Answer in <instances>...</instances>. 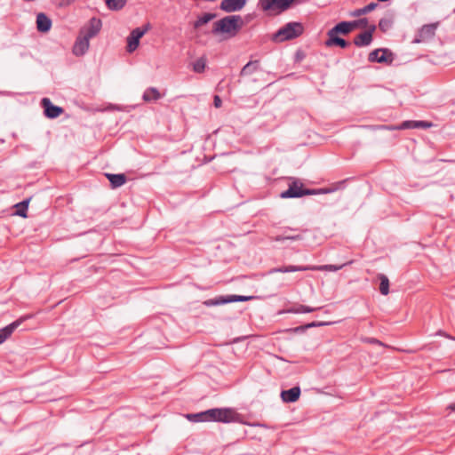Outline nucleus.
I'll return each mask as SVG.
<instances>
[{
    "mask_svg": "<svg viewBox=\"0 0 455 455\" xmlns=\"http://www.w3.org/2000/svg\"><path fill=\"white\" fill-rule=\"evenodd\" d=\"M291 183L287 190L281 193L282 198H299L304 196H312L326 194L334 191L331 188H305L301 181L295 178H291Z\"/></svg>",
    "mask_w": 455,
    "mask_h": 455,
    "instance_id": "obj_1",
    "label": "nucleus"
},
{
    "mask_svg": "<svg viewBox=\"0 0 455 455\" xmlns=\"http://www.w3.org/2000/svg\"><path fill=\"white\" fill-rule=\"evenodd\" d=\"M243 21L240 15L226 16L220 20L214 22L212 33H226L230 36H235L243 28Z\"/></svg>",
    "mask_w": 455,
    "mask_h": 455,
    "instance_id": "obj_2",
    "label": "nucleus"
},
{
    "mask_svg": "<svg viewBox=\"0 0 455 455\" xmlns=\"http://www.w3.org/2000/svg\"><path fill=\"white\" fill-rule=\"evenodd\" d=\"M304 32V27L300 22L291 21L280 28L271 36L275 43H283L300 36Z\"/></svg>",
    "mask_w": 455,
    "mask_h": 455,
    "instance_id": "obj_3",
    "label": "nucleus"
},
{
    "mask_svg": "<svg viewBox=\"0 0 455 455\" xmlns=\"http://www.w3.org/2000/svg\"><path fill=\"white\" fill-rule=\"evenodd\" d=\"M347 264L342 265H322V266H312V265H307V266H296V265H287V266H282L277 267H273L269 269L268 274H275V273H291V272H297V271H331L335 272L339 269H341L344 266Z\"/></svg>",
    "mask_w": 455,
    "mask_h": 455,
    "instance_id": "obj_4",
    "label": "nucleus"
},
{
    "mask_svg": "<svg viewBox=\"0 0 455 455\" xmlns=\"http://www.w3.org/2000/svg\"><path fill=\"white\" fill-rule=\"evenodd\" d=\"M207 421L230 423L237 420L239 415L232 408H213L207 410Z\"/></svg>",
    "mask_w": 455,
    "mask_h": 455,
    "instance_id": "obj_5",
    "label": "nucleus"
},
{
    "mask_svg": "<svg viewBox=\"0 0 455 455\" xmlns=\"http://www.w3.org/2000/svg\"><path fill=\"white\" fill-rule=\"evenodd\" d=\"M432 126H433V123L428 122V121L407 120V121L402 122L398 125L382 124V125H379L377 128L379 130L398 131V130H407V129H428Z\"/></svg>",
    "mask_w": 455,
    "mask_h": 455,
    "instance_id": "obj_6",
    "label": "nucleus"
},
{
    "mask_svg": "<svg viewBox=\"0 0 455 455\" xmlns=\"http://www.w3.org/2000/svg\"><path fill=\"white\" fill-rule=\"evenodd\" d=\"M394 60V53L387 48L375 49L368 55V60L371 63H382L390 65Z\"/></svg>",
    "mask_w": 455,
    "mask_h": 455,
    "instance_id": "obj_7",
    "label": "nucleus"
},
{
    "mask_svg": "<svg viewBox=\"0 0 455 455\" xmlns=\"http://www.w3.org/2000/svg\"><path fill=\"white\" fill-rule=\"evenodd\" d=\"M258 5L264 12L276 11L278 14L291 8L289 0H259Z\"/></svg>",
    "mask_w": 455,
    "mask_h": 455,
    "instance_id": "obj_8",
    "label": "nucleus"
},
{
    "mask_svg": "<svg viewBox=\"0 0 455 455\" xmlns=\"http://www.w3.org/2000/svg\"><path fill=\"white\" fill-rule=\"evenodd\" d=\"M253 296H243V295H227L220 296L214 299H207L204 301V305L207 307L224 305L232 302H245L251 300Z\"/></svg>",
    "mask_w": 455,
    "mask_h": 455,
    "instance_id": "obj_9",
    "label": "nucleus"
},
{
    "mask_svg": "<svg viewBox=\"0 0 455 455\" xmlns=\"http://www.w3.org/2000/svg\"><path fill=\"white\" fill-rule=\"evenodd\" d=\"M150 28V24L148 23L141 28H136L130 33L127 38V52H134L139 44L140 39L148 31Z\"/></svg>",
    "mask_w": 455,
    "mask_h": 455,
    "instance_id": "obj_10",
    "label": "nucleus"
},
{
    "mask_svg": "<svg viewBox=\"0 0 455 455\" xmlns=\"http://www.w3.org/2000/svg\"><path fill=\"white\" fill-rule=\"evenodd\" d=\"M32 316V315H22L14 322L0 329V344L4 342L22 323L30 319Z\"/></svg>",
    "mask_w": 455,
    "mask_h": 455,
    "instance_id": "obj_11",
    "label": "nucleus"
},
{
    "mask_svg": "<svg viewBox=\"0 0 455 455\" xmlns=\"http://www.w3.org/2000/svg\"><path fill=\"white\" fill-rule=\"evenodd\" d=\"M41 106L44 108V116L50 119L57 118L64 112L61 107L54 105L49 98H43Z\"/></svg>",
    "mask_w": 455,
    "mask_h": 455,
    "instance_id": "obj_12",
    "label": "nucleus"
},
{
    "mask_svg": "<svg viewBox=\"0 0 455 455\" xmlns=\"http://www.w3.org/2000/svg\"><path fill=\"white\" fill-rule=\"evenodd\" d=\"M101 27H102L101 20L98 19L96 17H93V18L90 19L88 25L84 27L80 30V34L90 40L91 38L97 36V34L100 31Z\"/></svg>",
    "mask_w": 455,
    "mask_h": 455,
    "instance_id": "obj_13",
    "label": "nucleus"
},
{
    "mask_svg": "<svg viewBox=\"0 0 455 455\" xmlns=\"http://www.w3.org/2000/svg\"><path fill=\"white\" fill-rule=\"evenodd\" d=\"M435 29L436 25L435 24H427L422 26L417 36L414 38L413 43L419 44L425 40L432 38L435 36Z\"/></svg>",
    "mask_w": 455,
    "mask_h": 455,
    "instance_id": "obj_14",
    "label": "nucleus"
},
{
    "mask_svg": "<svg viewBox=\"0 0 455 455\" xmlns=\"http://www.w3.org/2000/svg\"><path fill=\"white\" fill-rule=\"evenodd\" d=\"M326 47L338 46L341 49H346L350 45V43L340 37L338 34L327 32V40L324 42Z\"/></svg>",
    "mask_w": 455,
    "mask_h": 455,
    "instance_id": "obj_15",
    "label": "nucleus"
},
{
    "mask_svg": "<svg viewBox=\"0 0 455 455\" xmlns=\"http://www.w3.org/2000/svg\"><path fill=\"white\" fill-rule=\"evenodd\" d=\"M248 0H222L220 9L226 12H234L242 10Z\"/></svg>",
    "mask_w": 455,
    "mask_h": 455,
    "instance_id": "obj_16",
    "label": "nucleus"
},
{
    "mask_svg": "<svg viewBox=\"0 0 455 455\" xmlns=\"http://www.w3.org/2000/svg\"><path fill=\"white\" fill-rule=\"evenodd\" d=\"M90 40L79 33L73 46V53L76 56L84 55L89 49Z\"/></svg>",
    "mask_w": 455,
    "mask_h": 455,
    "instance_id": "obj_17",
    "label": "nucleus"
},
{
    "mask_svg": "<svg viewBox=\"0 0 455 455\" xmlns=\"http://www.w3.org/2000/svg\"><path fill=\"white\" fill-rule=\"evenodd\" d=\"M354 30L351 21H340L331 28L328 32L347 36Z\"/></svg>",
    "mask_w": 455,
    "mask_h": 455,
    "instance_id": "obj_18",
    "label": "nucleus"
},
{
    "mask_svg": "<svg viewBox=\"0 0 455 455\" xmlns=\"http://www.w3.org/2000/svg\"><path fill=\"white\" fill-rule=\"evenodd\" d=\"M300 393L299 387H293L290 389L283 390L281 392V398L284 403H294L299 398Z\"/></svg>",
    "mask_w": 455,
    "mask_h": 455,
    "instance_id": "obj_19",
    "label": "nucleus"
},
{
    "mask_svg": "<svg viewBox=\"0 0 455 455\" xmlns=\"http://www.w3.org/2000/svg\"><path fill=\"white\" fill-rule=\"evenodd\" d=\"M292 231H293L292 228H284V230L283 231L282 234H280V235H278L274 237V241L283 243L286 240H290V241H299V240H302L303 237H302L301 235H299V234H291Z\"/></svg>",
    "mask_w": 455,
    "mask_h": 455,
    "instance_id": "obj_20",
    "label": "nucleus"
},
{
    "mask_svg": "<svg viewBox=\"0 0 455 455\" xmlns=\"http://www.w3.org/2000/svg\"><path fill=\"white\" fill-rule=\"evenodd\" d=\"M52 20L46 14L40 12L36 16V28L38 31L45 33L51 29Z\"/></svg>",
    "mask_w": 455,
    "mask_h": 455,
    "instance_id": "obj_21",
    "label": "nucleus"
},
{
    "mask_svg": "<svg viewBox=\"0 0 455 455\" xmlns=\"http://www.w3.org/2000/svg\"><path fill=\"white\" fill-rule=\"evenodd\" d=\"M106 177L110 182V186L112 188H117L123 186L126 182V176L124 173L113 174V173H106Z\"/></svg>",
    "mask_w": 455,
    "mask_h": 455,
    "instance_id": "obj_22",
    "label": "nucleus"
},
{
    "mask_svg": "<svg viewBox=\"0 0 455 455\" xmlns=\"http://www.w3.org/2000/svg\"><path fill=\"white\" fill-rule=\"evenodd\" d=\"M372 39L373 37L370 36V32L363 31L354 38L353 43L357 47H364L370 45Z\"/></svg>",
    "mask_w": 455,
    "mask_h": 455,
    "instance_id": "obj_23",
    "label": "nucleus"
},
{
    "mask_svg": "<svg viewBox=\"0 0 455 455\" xmlns=\"http://www.w3.org/2000/svg\"><path fill=\"white\" fill-rule=\"evenodd\" d=\"M319 308L320 307H311L308 306L299 304V305H296V306L288 307V308L284 309L283 312L288 313V314H302V313H311Z\"/></svg>",
    "mask_w": 455,
    "mask_h": 455,
    "instance_id": "obj_24",
    "label": "nucleus"
},
{
    "mask_svg": "<svg viewBox=\"0 0 455 455\" xmlns=\"http://www.w3.org/2000/svg\"><path fill=\"white\" fill-rule=\"evenodd\" d=\"M142 98L145 101L157 100L161 98V94L156 88L149 87L144 92Z\"/></svg>",
    "mask_w": 455,
    "mask_h": 455,
    "instance_id": "obj_25",
    "label": "nucleus"
},
{
    "mask_svg": "<svg viewBox=\"0 0 455 455\" xmlns=\"http://www.w3.org/2000/svg\"><path fill=\"white\" fill-rule=\"evenodd\" d=\"M377 6H378V4H376V3H370L369 4L365 5L363 8H358V9L354 10L350 13V16H352V17H360L362 15H364V14L373 11Z\"/></svg>",
    "mask_w": 455,
    "mask_h": 455,
    "instance_id": "obj_26",
    "label": "nucleus"
},
{
    "mask_svg": "<svg viewBox=\"0 0 455 455\" xmlns=\"http://www.w3.org/2000/svg\"><path fill=\"white\" fill-rule=\"evenodd\" d=\"M206 63H207L206 57L202 56V57L198 58L192 63L193 71L197 74H201V73L204 72L205 68H206Z\"/></svg>",
    "mask_w": 455,
    "mask_h": 455,
    "instance_id": "obj_27",
    "label": "nucleus"
},
{
    "mask_svg": "<svg viewBox=\"0 0 455 455\" xmlns=\"http://www.w3.org/2000/svg\"><path fill=\"white\" fill-rule=\"evenodd\" d=\"M259 68V60L249 61L243 68L241 69V76H249L253 74Z\"/></svg>",
    "mask_w": 455,
    "mask_h": 455,
    "instance_id": "obj_28",
    "label": "nucleus"
},
{
    "mask_svg": "<svg viewBox=\"0 0 455 455\" xmlns=\"http://www.w3.org/2000/svg\"><path fill=\"white\" fill-rule=\"evenodd\" d=\"M329 324H330V323H327V322H312V323H307L305 325H300V326L292 328V329H291V331L295 333L303 332L307 329H309V328L325 326V325H329Z\"/></svg>",
    "mask_w": 455,
    "mask_h": 455,
    "instance_id": "obj_29",
    "label": "nucleus"
},
{
    "mask_svg": "<svg viewBox=\"0 0 455 455\" xmlns=\"http://www.w3.org/2000/svg\"><path fill=\"white\" fill-rule=\"evenodd\" d=\"M216 17L215 13L211 12H205L202 16L198 17V19L194 22V28H199L203 25L208 23L212 20H213Z\"/></svg>",
    "mask_w": 455,
    "mask_h": 455,
    "instance_id": "obj_30",
    "label": "nucleus"
},
{
    "mask_svg": "<svg viewBox=\"0 0 455 455\" xmlns=\"http://www.w3.org/2000/svg\"><path fill=\"white\" fill-rule=\"evenodd\" d=\"M394 24V19L392 16L384 17L379 21V28L383 32H387Z\"/></svg>",
    "mask_w": 455,
    "mask_h": 455,
    "instance_id": "obj_31",
    "label": "nucleus"
},
{
    "mask_svg": "<svg viewBox=\"0 0 455 455\" xmlns=\"http://www.w3.org/2000/svg\"><path fill=\"white\" fill-rule=\"evenodd\" d=\"M127 0H105L106 5L111 11H120L125 4Z\"/></svg>",
    "mask_w": 455,
    "mask_h": 455,
    "instance_id": "obj_32",
    "label": "nucleus"
},
{
    "mask_svg": "<svg viewBox=\"0 0 455 455\" xmlns=\"http://www.w3.org/2000/svg\"><path fill=\"white\" fill-rule=\"evenodd\" d=\"M29 199H25L21 201L20 203H18L15 204L16 208V215L26 218L28 208Z\"/></svg>",
    "mask_w": 455,
    "mask_h": 455,
    "instance_id": "obj_33",
    "label": "nucleus"
},
{
    "mask_svg": "<svg viewBox=\"0 0 455 455\" xmlns=\"http://www.w3.org/2000/svg\"><path fill=\"white\" fill-rule=\"evenodd\" d=\"M379 279L380 281L379 283V291L382 295H387L389 292V280L387 275L384 274L379 275Z\"/></svg>",
    "mask_w": 455,
    "mask_h": 455,
    "instance_id": "obj_34",
    "label": "nucleus"
},
{
    "mask_svg": "<svg viewBox=\"0 0 455 455\" xmlns=\"http://www.w3.org/2000/svg\"><path fill=\"white\" fill-rule=\"evenodd\" d=\"M207 411H201L198 413L187 414V419L194 422H205L207 421Z\"/></svg>",
    "mask_w": 455,
    "mask_h": 455,
    "instance_id": "obj_35",
    "label": "nucleus"
},
{
    "mask_svg": "<svg viewBox=\"0 0 455 455\" xmlns=\"http://www.w3.org/2000/svg\"><path fill=\"white\" fill-rule=\"evenodd\" d=\"M354 30L358 28H365L368 25V20L366 18H362L355 20H351Z\"/></svg>",
    "mask_w": 455,
    "mask_h": 455,
    "instance_id": "obj_36",
    "label": "nucleus"
},
{
    "mask_svg": "<svg viewBox=\"0 0 455 455\" xmlns=\"http://www.w3.org/2000/svg\"><path fill=\"white\" fill-rule=\"evenodd\" d=\"M213 105L215 108H220L222 105V100L219 95H215L213 99Z\"/></svg>",
    "mask_w": 455,
    "mask_h": 455,
    "instance_id": "obj_37",
    "label": "nucleus"
},
{
    "mask_svg": "<svg viewBox=\"0 0 455 455\" xmlns=\"http://www.w3.org/2000/svg\"><path fill=\"white\" fill-rule=\"evenodd\" d=\"M289 1H290V4L291 7L292 5L303 4V3L307 2V0H289Z\"/></svg>",
    "mask_w": 455,
    "mask_h": 455,
    "instance_id": "obj_38",
    "label": "nucleus"
},
{
    "mask_svg": "<svg viewBox=\"0 0 455 455\" xmlns=\"http://www.w3.org/2000/svg\"><path fill=\"white\" fill-rule=\"evenodd\" d=\"M376 25L372 24L371 25L367 30H365V32H370V36H373V33L374 31L376 30Z\"/></svg>",
    "mask_w": 455,
    "mask_h": 455,
    "instance_id": "obj_39",
    "label": "nucleus"
},
{
    "mask_svg": "<svg viewBox=\"0 0 455 455\" xmlns=\"http://www.w3.org/2000/svg\"><path fill=\"white\" fill-rule=\"evenodd\" d=\"M367 341L371 344L382 345V343L379 340H378L377 339H374V338H369V339H367Z\"/></svg>",
    "mask_w": 455,
    "mask_h": 455,
    "instance_id": "obj_40",
    "label": "nucleus"
},
{
    "mask_svg": "<svg viewBox=\"0 0 455 455\" xmlns=\"http://www.w3.org/2000/svg\"><path fill=\"white\" fill-rule=\"evenodd\" d=\"M448 410L455 411V403H450L447 407Z\"/></svg>",
    "mask_w": 455,
    "mask_h": 455,
    "instance_id": "obj_41",
    "label": "nucleus"
},
{
    "mask_svg": "<svg viewBox=\"0 0 455 455\" xmlns=\"http://www.w3.org/2000/svg\"><path fill=\"white\" fill-rule=\"evenodd\" d=\"M443 337H445L447 339H452V340H455V337H452V336H451L448 333H443Z\"/></svg>",
    "mask_w": 455,
    "mask_h": 455,
    "instance_id": "obj_42",
    "label": "nucleus"
},
{
    "mask_svg": "<svg viewBox=\"0 0 455 455\" xmlns=\"http://www.w3.org/2000/svg\"><path fill=\"white\" fill-rule=\"evenodd\" d=\"M443 333H445V332H444V331H438L436 332V334H437V335H441V336H443Z\"/></svg>",
    "mask_w": 455,
    "mask_h": 455,
    "instance_id": "obj_43",
    "label": "nucleus"
},
{
    "mask_svg": "<svg viewBox=\"0 0 455 455\" xmlns=\"http://www.w3.org/2000/svg\"><path fill=\"white\" fill-rule=\"evenodd\" d=\"M0 143H4V140L0 139Z\"/></svg>",
    "mask_w": 455,
    "mask_h": 455,
    "instance_id": "obj_44",
    "label": "nucleus"
}]
</instances>
